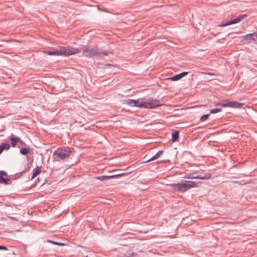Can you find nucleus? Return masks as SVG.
<instances>
[{
  "mask_svg": "<svg viewBox=\"0 0 257 257\" xmlns=\"http://www.w3.org/2000/svg\"><path fill=\"white\" fill-rule=\"evenodd\" d=\"M120 176V175H110V176H102L96 177V179L101 181H105L106 180H108L112 178H115L117 177L118 176Z\"/></svg>",
  "mask_w": 257,
  "mask_h": 257,
  "instance_id": "9b49d317",
  "label": "nucleus"
},
{
  "mask_svg": "<svg viewBox=\"0 0 257 257\" xmlns=\"http://www.w3.org/2000/svg\"><path fill=\"white\" fill-rule=\"evenodd\" d=\"M29 152H30V148H22L20 151V153L23 155H27V154H29Z\"/></svg>",
  "mask_w": 257,
  "mask_h": 257,
  "instance_id": "f3484780",
  "label": "nucleus"
},
{
  "mask_svg": "<svg viewBox=\"0 0 257 257\" xmlns=\"http://www.w3.org/2000/svg\"><path fill=\"white\" fill-rule=\"evenodd\" d=\"M0 249L7 250V248L6 246L0 245Z\"/></svg>",
  "mask_w": 257,
  "mask_h": 257,
  "instance_id": "393cba45",
  "label": "nucleus"
},
{
  "mask_svg": "<svg viewBox=\"0 0 257 257\" xmlns=\"http://www.w3.org/2000/svg\"><path fill=\"white\" fill-rule=\"evenodd\" d=\"M72 154V149L70 148L66 149H58L54 153V155L57 156L60 159L64 160L69 157Z\"/></svg>",
  "mask_w": 257,
  "mask_h": 257,
  "instance_id": "39448f33",
  "label": "nucleus"
},
{
  "mask_svg": "<svg viewBox=\"0 0 257 257\" xmlns=\"http://www.w3.org/2000/svg\"><path fill=\"white\" fill-rule=\"evenodd\" d=\"M10 149V145L8 143H3L0 145V154L2 152L6 150H8Z\"/></svg>",
  "mask_w": 257,
  "mask_h": 257,
  "instance_id": "4468645a",
  "label": "nucleus"
},
{
  "mask_svg": "<svg viewBox=\"0 0 257 257\" xmlns=\"http://www.w3.org/2000/svg\"><path fill=\"white\" fill-rule=\"evenodd\" d=\"M221 26H225V23H222L221 24Z\"/></svg>",
  "mask_w": 257,
  "mask_h": 257,
  "instance_id": "bb28decb",
  "label": "nucleus"
},
{
  "mask_svg": "<svg viewBox=\"0 0 257 257\" xmlns=\"http://www.w3.org/2000/svg\"><path fill=\"white\" fill-rule=\"evenodd\" d=\"M242 105V103H239L237 101L226 100V107L238 108L241 107Z\"/></svg>",
  "mask_w": 257,
  "mask_h": 257,
  "instance_id": "0eeeda50",
  "label": "nucleus"
},
{
  "mask_svg": "<svg viewBox=\"0 0 257 257\" xmlns=\"http://www.w3.org/2000/svg\"><path fill=\"white\" fill-rule=\"evenodd\" d=\"M11 218H12V219H14V220H15V219H16V218H15V217H11Z\"/></svg>",
  "mask_w": 257,
  "mask_h": 257,
  "instance_id": "c85d7f7f",
  "label": "nucleus"
},
{
  "mask_svg": "<svg viewBox=\"0 0 257 257\" xmlns=\"http://www.w3.org/2000/svg\"><path fill=\"white\" fill-rule=\"evenodd\" d=\"M221 105L223 106V107H225V103H222L221 104Z\"/></svg>",
  "mask_w": 257,
  "mask_h": 257,
  "instance_id": "cd10ccee",
  "label": "nucleus"
},
{
  "mask_svg": "<svg viewBox=\"0 0 257 257\" xmlns=\"http://www.w3.org/2000/svg\"><path fill=\"white\" fill-rule=\"evenodd\" d=\"M251 40L257 41V38L255 37H252Z\"/></svg>",
  "mask_w": 257,
  "mask_h": 257,
  "instance_id": "a878e982",
  "label": "nucleus"
},
{
  "mask_svg": "<svg viewBox=\"0 0 257 257\" xmlns=\"http://www.w3.org/2000/svg\"><path fill=\"white\" fill-rule=\"evenodd\" d=\"M188 73V72H183L178 74H177L173 77H170L169 79H170L172 81H177L182 78V77L185 76Z\"/></svg>",
  "mask_w": 257,
  "mask_h": 257,
  "instance_id": "1a4fd4ad",
  "label": "nucleus"
},
{
  "mask_svg": "<svg viewBox=\"0 0 257 257\" xmlns=\"http://www.w3.org/2000/svg\"><path fill=\"white\" fill-rule=\"evenodd\" d=\"M125 103L131 106H136L138 107H142L148 109L155 108L158 106H161L162 104H159L158 101L156 99H149L147 101H142V98L137 100L128 99L125 100Z\"/></svg>",
  "mask_w": 257,
  "mask_h": 257,
  "instance_id": "f257e3e1",
  "label": "nucleus"
},
{
  "mask_svg": "<svg viewBox=\"0 0 257 257\" xmlns=\"http://www.w3.org/2000/svg\"><path fill=\"white\" fill-rule=\"evenodd\" d=\"M10 140L11 141V145L13 147H16V143L20 141V138L15 136L13 134L9 137Z\"/></svg>",
  "mask_w": 257,
  "mask_h": 257,
  "instance_id": "9d476101",
  "label": "nucleus"
},
{
  "mask_svg": "<svg viewBox=\"0 0 257 257\" xmlns=\"http://www.w3.org/2000/svg\"><path fill=\"white\" fill-rule=\"evenodd\" d=\"M220 111H221V109L220 108H214V109H212L210 110V113H215L218 112Z\"/></svg>",
  "mask_w": 257,
  "mask_h": 257,
  "instance_id": "aec40b11",
  "label": "nucleus"
},
{
  "mask_svg": "<svg viewBox=\"0 0 257 257\" xmlns=\"http://www.w3.org/2000/svg\"><path fill=\"white\" fill-rule=\"evenodd\" d=\"M169 185L173 191L181 193L185 192L191 188H195L198 186L196 182L192 181H185L182 183L172 184Z\"/></svg>",
  "mask_w": 257,
  "mask_h": 257,
  "instance_id": "f03ea898",
  "label": "nucleus"
},
{
  "mask_svg": "<svg viewBox=\"0 0 257 257\" xmlns=\"http://www.w3.org/2000/svg\"><path fill=\"white\" fill-rule=\"evenodd\" d=\"M192 174H193V176L194 177H201L203 175H197V172H193L192 173Z\"/></svg>",
  "mask_w": 257,
  "mask_h": 257,
  "instance_id": "b1692460",
  "label": "nucleus"
},
{
  "mask_svg": "<svg viewBox=\"0 0 257 257\" xmlns=\"http://www.w3.org/2000/svg\"><path fill=\"white\" fill-rule=\"evenodd\" d=\"M210 114H204V115H203L201 118H200V120L201 121H204L205 120L207 119V118L208 117V116H209Z\"/></svg>",
  "mask_w": 257,
  "mask_h": 257,
  "instance_id": "6ab92c4d",
  "label": "nucleus"
},
{
  "mask_svg": "<svg viewBox=\"0 0 257 257\" xmlns=\"http://www.w3.org/2000/svg\"><path fill=\"white\" fill-rule=\"evenodd\" d=\"M41 172V168L37 167L35 169H34L33 170V176L32 177V179H34L35 177H36L37 175H38L39 174H40Z\"/></svg>",
  "mask_w": 257,
  "mask_h": 257,
  "instance_id": "2eb2a0df",
  "label": "nucleus"
},
{
  "mask_svg": "<svg viewBox=\"0 0 257 257\" xmlns=\"http://www.w3.org/2000/svg\"><path fill=\"white\" fill-rule=\"evenodd\" d=\"M245 17H246L245 15H241L232 21H228L227 22H226V26L239 23V22H241V21H242L244 19V18Z\"/></svg>",
  "mask_w": 257,
  "mask_h": 257,
  "instance_id": "6e6552de",
  "label": "nucleus"
},
{
  "mask_svg": "<svg viewBox=\"0 0 257 257\" xmlns=\"http://www.w3.org/2000/svg\"><path fill=\"white\" fill-rule=\"evenodd\" d=\"M48 241L52 243L53 244L58 245H60V246L64 245V244L62 243L55 242V241H50V240H49Z\"/></svg>",
  "mask_w": 257,
  "mask_h": 257,
  "instance_id": "412c9836",
  "label": "nucleus"
},
{
  "mask_svg": "<svg viewBox=\"0 0 257 257\" xmlns=\"http://www.w3.org/2000/svg\"><path fill=\"white\" fill-rule=\"evenodd\" d=\"M211 175L209 173H206L203 175L201 177H194L193 174L192 173H187L185 174L182 178L183 179H200L201 180H206L210 178Z\"/></svg>",
  "mask_w": 257,
  "mask_h": 257,
  "instance_id": "423d86ee",
  "label": "nucleus"
},
{
  "mask_svg": "<svg viewBox=\"0 0 257 257\" xmlns=\"http://www.w3.org/2000/svg\"><path fill=\"white\" fill-rule=\"evenodd\" d=\"M18 143H19L20 144V145H21L22 146L26 145V144L23 141H22L20 138V141H19Z\"/></svg>",
  "mask_w": 257,
  "mask_h": 257,
  "instance_id": "4be33fe9",
  "label": "nucleus"
},
{
  "mask_svg": "<svg viewBox=\"0 0 257 257\" xmlns=\"http://www.w3.org/2000/svg\"><path fill=\"white\" fill-rule=\"evenodd\" d=\"M7 175V173L4 171H0V175L2 176H6Z\"/></svg>",
  "mask_w": 257,
  "mask_h": 257,
  "instance_id": "5701e85b",
  "label": "nucleus"
},
{
  "mask_svg": "<svg viewBox=\"0 0 257 257\" xmlns=\"http://www.w3.org/2000/svg\"><path fill=\"white\" fill-rule=\"evenodd\" d=\"M79 52L77 48L72 47H62L59 49H53L49 51H45V53L53 56H69Z\"/></svg>",
  "mask_w": 257,
  "mask_h": 257,
  "instance_id": "7ed1b4c3",
  "label": "nucleus"
},
{
  "mask_svg": "<svg viewBox=\"0 0 257 257\" xmlns=\"http://www.w3.org/2000/svg\"><path fill=\"white\" fill-rule=\"evenodd\" d=\"M112 54V52L108 51H102L97 48H89L85 47L83 50V55L86 58H91L93 57H101L103 56H106L108 54Z\"/></svg>",
  "mask_w": 257,
  "mask_h": 257,
  "instance_id": "20e7f679",
  "label": "nucleus"
},
{
  "mask_svg": "<svg viewBox=\"0 0 257 257\" xmlns=\"http://www.w3.org/2000/svg\"><path fill=\"white\" fill-rule=\"evenodd\" d=\"M179 138V132L176 131L172 134V139L173 142H176Z\"/></svg>",
  "mask_w": 257,
  "mask_h": 257,
  "instance_id": "dca6fc26",
  "label": "nucleus"
},
{
  "mask_svg": "<svg viewBox=\"0 0 257 257\" xmlns=\"http://www.w3.org/2000/svg\"><path fill=\"white\" fill-rule=\"evenodd\" d=\"M163 153V151H159L158 152L155 156H153L151 158L149 159L148 160H146L145 162H149L151 161L155 160V159L158 158Z\"/></svg>",
  "mask_w": 257,
  "mask_h": 257,
  "instance_id": "f8f14e48",
  "label": "nucleus"
},
{
  "mask_svg": "<svg viewBox=\"0 0 257 257\" xmlns=\"http://www.w3.org/2000/svg\"><path fill=\"white\" fill-rule=\"evenodd\" d=\"M0 183L9 185L12 183V181L10 179L4 178L2 176L0 175Z\"/></svg>",
  "mask_w": 257,
  "mask_h": 257,
  "instance_id": "ddd939ff",
  "label": "nucleus"
},
{
  "mask_svg": "<svg viewBox=\"0 0 257 257\" xmlns=\"http://www.w3.org/2000/svg\"><path fill=\"white\" fill-rule=\"evenodd\" d=\"M252 37H255L257 38V35L255 34H249L244 37L245 40L251 39Z\"/></svg>",
  "mask_w": 257,
  "mask_h": 257,
  "instance_id": "a211bd4d",
  "label": "nucleus"
}]
</instances>
